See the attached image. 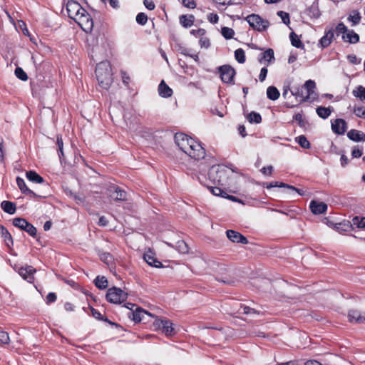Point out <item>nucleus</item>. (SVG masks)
I'll return each mask as SVG.
<instances>
[{
  "mask_svg": "<svg viewBox=\"0 0 365 365\" xmlns=\"http://www.w3.org/2000/svg\"><path fill=\"white\" fill-rule=\"evenodd\" d=\"M349 61L353 64H359L361 61L358 59L356 55L350 54L347 56Z\"/></svg>",
  "mask_w": 365,
  "mask_h": 365,
  "instance_id": "680f3d73",
  "label": "nucleus"
},
{
  "mask_svg": "<svg viewBox=\"0 0 365 365\" xmlns=\"http://www.w3.org/2000/svg\"><path fill=\"white\" fill-rule=\"evenodd\" d=\"M341 165L345 167L349 163V159L346 155L342 154L340 158Z\"/></svg>",
  "mask_w": 365,
  "mask_h": 365,
  "instance_id": "774afa93",
  "label": "nucleus"
},
{
  "mask_svg": "<svg viewBox=\"0 0 365 365\" xmlns=\"http://www.w3.org/2000/svg\"><path fill=\"white\" fill-rule=\"evenodd\" d=\"M291 93L297 98H302V100L306 95L304 88H302V86L294 88L292 90H291Z\"/></svg>",
  "mask_w": 365,
  "mask_h": 365,
  "instance_id": "79ce46f5",
  "label": "nucleus"
},
{
  "mask_svg": "<svg viewBox=\"0 0 365 365\" xmlns=\"http://www.w3.org/2000/svg\"><path fill=\"white\" fill-rule=\"evenodd\" d=\"M26 176L29 181L35 183H43L44 182L43 178L33 170L26 172Z\"/></svg>",
  "mask_w": 365,
  "mask_h": 365,
  "instance_id": "a878e982",
  "label": "nucleus"
},
{
  "mask_svg": "<svg viewBox=\"0 0 365 365\" xmlns=\"http://www.w3.org/2000/svg\"><path fill=\"white\" fill-rule=\"evenodd\" d=\"M331 129L334 133L343 135L347 129V123L344 119L337 118L331 123Z\"/></svg>",
  "mask_w": 365,
  "mask_h": 365,
  "instance_id": "4468645a",
  "label": "nucleus"
},
{
  "mask_svg": "<svg viewBox=\"0 0 365 365\" xmlns=\"http://www.w3.org/2000/svg\"><path fill=\"white\" fill-rule=\"evenodd\" d=\"M351 155L353 158H360L362 155V150L355 146L352 150Z\"/></svg>",
  "mask_w": 365,
  "mask_h": 365,
  "instance_id": "13d9d810",
  "label": "nucleus"
},
{
  "mask_svg": "<svg viewBox=\"0 0 365 365\" xmlns=\"http://www.w3.org/2000/svg\"><path fill=\"white\" fill-rule=\"evenodd\" d=\"M194 16L190 15L187 16L186 15H182L180 17V23L185 28L190 27L193 24Z\"/></svg>",
  "mask_w": 365,
  "mask_h": 365,
  "instance_id": "473e14b6",
  "label": "nucleus"
},
{
  "mask_svg": "<svg viewBox=\"0 0 365 365\" xmlns=\"http://www.w3.org/2000/svg\"><path fill=\"white\" fill-rule=\"evenodd\" d=\"M145 261L150 265L156 268L162 267V263L158 261L151 252H146L143 255Z\"/></svg>",
  "mask_w": 365,
  "mask_h": 365,
  "instance_id": "4be33fe9",
  "label": "nucleus"
},
{
  "mask_svg": "<svg viewBox=\"0 0 365 365\" xmlns=\"http://www.w3.org/2000/svg\"><path fill=\"white\" fill-rule=\"evenodd\" d=\"M353 95L356 98H359L361 101H365V87L362 86H359L356 87V90L353 91Z\"/></svg>",
  "mask_w": 365,
  "mask_h": 365,
  "instance_id": "4c0bfd02",
  "label": "nucleus"
},
{
  "mask_svg": "<svg viewBox=\"0 0 365 365\" xmlns=\"http://www.w3.org/2000/svg\"><path fill=\"white\" fill-rule=\"evenodd\" d=\"M309 207L314 215H319L325 212L327 210V205L323 202L312 200L310 202Z\"/></svg>",
  "mask_w": 365,
  "mask_h": 365,
  "instance_id": "dca6fc26",
  "label": "nucleus"
},
{
  "mask_svg": "<svg viewBox=\"0 0 365 365\" xmlns=\"http://www.w3.org/2000/svg\"><path fill=\"white\" fill-rule=\"evenodd\" d=\"M331 110L330 108L319 106L317 108V115L323 119L327 118L331 115Z\"/></svg>",
  "mask_w": 365,
  "mask_h": 365,
  "instance_id": "72a5a7b5",
  "label": "nucleus"
},
{
  "mask_svg": "<svg viewBox=\"0 0 365 365\" xmlns=\"http://www.w3.org/2000/svg\"><path fill=\"white\" fill-rule=\"evenodd\" d=\"M260 56L261 57L259 58L260 63L262 62V60H264L269 63L274 60V53L272 48L267 49L264 53H261Z\"/></svg>",
  "mask_w": 365,
  "mask_h": 365,
  "instance_id": "bb28decb",
  "label": "nucleus"
},
{
  "mask_svg": "<svg viewBox=\"0 0 365 365\" xmlns=\"http://www.w3.org/2000/svg\"><path fill=\"white\" fill-rule=\"evenodd\" d=\"M293 118L300 127L304 128L305 126L306 121L304 120L302 113H297L294 115Z\"/></svg>",
  "mask_w": 365,
  "mask_h": 365,
  "instance_id": "5fc2aeb1",
  "label": "nucleus"
},
{
  "mask_svg": "<svg viewBox=\"0 0 365 365\" xmlns=\"http://www.w3.org/2000/svg\"><path fill=\"white\" fill-rule=\"evenodd\" d=\"M273 171V167L269 165L268 167H264L261 169V172L265 175H271Z\"/></svg>",
  "mask_w": 365,
  "mask_h": 365,
  "instance_id": "69168bd1",
  "label": "nucleus"
},
{
  "mask_svg": "<svg viewBox=\"0 0 365 365\" xmlns=\"http://www.w3.org/2000/svg\"><path fill=\"white\" fill-rule=\"evenodd\" d=\"M208 21L212 24H217L219 20L217 14L211 13L207 16Z\"/></svg>",
  "mask_w": 365,
  "mask_h": 365,
  "instance_id": "052dcab7",
  "label": "nucleus"
},
{
  "mask_svg": "<svg viewBox=\"0 0 365 365\" xmlns=\"http://www.w3.org/2000/svg\"><path fill=\"white\" fill-rule=\"evenodd\" d=\"M245 20L252 29L259 32L267 30L269 26V21L262 19L261 16L257 14H252L248 15L245 18Z\"/></svg>",
  "mask_w": 365,
  "mask_h": 365,
  "instance_id": "7ed1b4c3",
  "label": "nucleus"
},
{
  "mask_svg": "<svg viewBox=\"0 0 365 365\" xmlns=\"http://www.w3.org/2000/svg\"><path fill=\"white\" fill-rule=\"evenodd\" d=\"M155 324L167 336H171L175 334L173 324L169 320L157 319Z\"/></svg>",
  "mask_w": 365,
  "mask_h": 365,
  "instance_id": "f8f14e48",
  "label": "nucleus"
},
{
  "mask_svg": "<svg viewBox=\"0 0 365 365\" xmlns=\"http://www.w3.org/2000/svg\"><path fill=\"white\" fill-rule=\"evenodd\" d=\"M143 4L149 10H153L155 9V4L151 0H144Z\"/></svg>",
  "mask_w": 365,
  "mask_h": 365,
  "instance_id": "338daca9",
  "label": "nucleus"
},
{
  "mask_svg": "<svg viewBox=\"0 0 365 365\" xmlns=\"http://www.w3.org/2000/svg\"><path fill=\"white\" fill-rule=\"evenodd\" d=\"M13 225L20 230L26 232L31 237L34 238L36 237V228L33 225L29 223L26 219L21 217L14 218L13 220Z\"/></svg>",
  "mask_w": 365,
  "mask_h": 365,
  "instance_id": "39448f33",
  "label": "nucleus"
},
{
  "mask_svg": "<svg viewBox=\"0 0 365 365\" xmlns=\"http://www.w3.org/2000/svg\"><path fill=\"white\" fill-rule=\"evenodd\" d=\"M361 14L357 11H353L352 13L348 17V20L352 22L353 26L359 24L361 21Z\"/></svg>",
  "mask_w": 365,
  "mask_h": 365,
  "instance_id": "e433bc0d",
  "label": "nucleus"
},
{
  "mask_svg": "<svg viewBox=\"0 0 365 365\" xmlns=\"http://www.w3.org/2000/svg\"><path fill=\"white\" fill-rule=\"evenodd\" d=\"M158 91L160 96L163 98L170 97L173 94V90L162 81L158 86Z\"/></svg>",
  "mask_w": 365,
  "mask_h": 365,
  "instance_id": "b1692460",
  "label": "nucleus"
},
{
  "mask_svg": "<svg viewBox=\"0 0 365 365\" xmlns=\"http://www.w3.org/2000/svg\"><path fill=\"white\" fill-rule=\"evenodd\" d=\"M277 16L281 18L282 22L284 24H286V25L289 24L290 20H289V15L288 13L283 11H279L277 12Z\"/></svg>",
  "mask_w": 365,
  "mask_h": 365,
  "instance_id": "de8ad7c7",
  "label": "nucleus"
},
{
  "mask_svg": "<svg viewBox=\"0 0 365 365\" xmlns=\"http://www.w3.org/2000/svg\"><path fill=\"white\" fill-rule=\"evenodd\" d=\"M280 93L278 89L273 86H269L267 89V96L272 101H276L279 98Z\"/></svg>",
  "mask_w": 365,
  "mask_h": 365,
  "instance_id": "c756f323",
  "label": "nucleus"
},
{
  "mask_svg": "<svg viewBox=\"0 0 365 365\" xmlns=\"http://www.w3.org/2000/svg\"><path fill=\"white\" fill-rule=\"evenodd\" d=\"M56 300V295L53 292H50L46 297V303L50 304L54 302Z\"/></svg>",
  "mask_w": 365,
  "mask_h": 365,
  "instance_id": "0e129e2a",
  "label": "nucleus"
},
{
  "mask_svg": "<svg viewBox=\"0 0 365 365\" xmlns=\"http://www.w3.org/2000/svg\"><path fill=\"white\" fill-rule=\"evenodd\" d=\"M238 312L242 313L245 314H258L259 313L255 309L250 308V307H247V306H241Z\"/></svg>",
  "mask_w": 365,
  "mask_h": 365,
  "instance_id": "3c124183",
  "label": "nucleus"
},
{
  "mask_svg": "<svg viewBox=\"0 0 365 365\" xmlns=\"http://www.w3.org/2000/svg\"><path fill=\"white\" fill-rule=\"evenodd\" d=\"M56 144L58 145V156H59L60 160L61 161V159L63 157V142L62 137L61 135L57 136Z\"/></svg>",
  "mask_w": 365,
  "mask_h": 365,
  "instance_id": "c03bdc74",
  "label": "nucleus"
},
{
  "mask_svg": "<svg viewBox=\"0 0 365 365\" xmlns=\"http://www.w3.org/2000/svg\"><path fill=\"white\" fill-rule=\"evenodd\" d=\"M220 78L224 83H231L235 75V69L229 65H224L219 68Z\"/></svg>",
  "mask_w": 365,
  "mask_h": 365,
  "instance_id": "9b49d317",
  "label": "nucleus"
},
{
  "mask_svg": "<svg viewBox=\"0 0 365 365\" xmlns=\"http://www.w3.org/2000/svg\"><path fill=\"white\" fill-rule=\"evenodd\" d=\"M226 235L227 238L233 242L242 243L244 245L248 243L247 239L237 231L229 230L226 232Z\"/></svg>",
  "mask_w": 365,
  "mask_h": 365,
  "instance_id": "2eb2a0df",
  "label": "nucleus"
},
{
  "mask_svg": "<svg viewBox=\"0 0 365 365\" xmlns=\"http://www.w3.org/2000/svg\"><path fill=\"white\" fill-rule=\"evenodd\" d=\"M336 30L338 33L343 34V35H345L348 31L347 27L342 22L338 24Z\"/></svg>",
  "mask_w": 365,
  "mask_h": 365,
  "instance_id": "6e6d98bb",
  "label": "nucleus"
},
{
  "mask_svg": "<svg viewBox=\"0 0 365 365\" xmlns=\"http://www.w3.org/2000/svg\"><path fill=\"white\" fill-rule=\"evenodd\" d=\"M192 146H190V149L188 150L186 154L190 156L191 158L199 160L202 159L205 156V150L199 142L196 140H191Z\"/></svg>",
  "mask_w": 365,
  "mask_h": 365,
  "instance_id": "423d86ee",
  "label": "nucleus"
},
{
  "mask_svg": "<svg viewBox=\"0 0 365 365\" xmlns=\"http://www.w3.org/2000/svg\"><path fill=\"white\" fill-rule=\"evenodd\" d=\"M267 68L264 67L261 69L260 71V73H259V80L261 81V82H263L266 77H267Z\"/></svg>",
  "mask_w": 365,
  "mask_h": 365,
  "instance_id": "e2e57ef3",
  "label": "nucleus"
},
{
  "mask_svg": "<svg viewBox=\"0 0 365 365\" xmlns=\"http://www.w3.org/2000/svg\"><path fill=\"white\" fill-rule=\"evenodd\" d=\"M307 14L314 19H317L320 16V11L317 5L312 4L307 10Z\"/></svg>",
  "mask_w": 365,
  "mask_h": 365,
  "instance_id": "58836bf2",
  "label": "nucleus"
},
{
  "mask_svg": "<svg viewBox=\"0 0 365 365\" xmlns=\"http://www.w3.org/2000/svg\"><path fill=\"white\" fill-rule=\"evenodd\" d=\"M347 137L354 142L365 141V133L355 129L350 130L347 133Z\"/></svg>",
  "mask_w": 365,
  "mask_h": 365,
  "instance_id": "412c9836",
  "label": "nucleus"
},
{
  "mask_svg": "<svg viewBox=\"0 0 365 365\" xmlns=\"http://www.w3.org/2000/svg\"><path fill=\"white\" fill-rule=\"evenodd\" d=\"M108 195L110 198L115 201H123L127 200L126 192L117 185H111L108 189Z\"/></svg>",
  "mask_w": 365,
  "mask_h": 365,
  "instance_id": "9d476101",
  "label": "nucleus"
},
{
  "mask_svg": "<svg viewBox=\"0 0 365 365\" xmlns=\"http://www.w3.org/2000/svg\"><path fill=\"white\" fill-rule=\"evenodd\" d=\"M299 145L303 148H309L310 143L304 135H300L297 138Z\"/></svg>",
  "mask_w": 365,
  "mask_h": 365,
  "instance_id": "a18cd8bd",
  "label": "nucleus"
},
{
  "mask_svg": "<svg viewBox=\"0 0 365 365\" xmlns=\"http://www.w3.org/2000/svg\"><path fill=\"white\" fill-rule=\"evenodd\" d=\"M174 138L177 145L186 154L187 150H190V146H192L190 141L194 140V139L182 133H175Z\"/></svg>",
  "mask_w": 365,
  "mask_h": 365,
  "instance_id": "0eeeda50",
  "label": "nucleus"
},
{
  "mask_svg": "<svg viewBox=\"0 0 365 365\" xmlns=\"http://www.w3.org/2000/svg\"><path fill=\"white\" fill-rule=\"evenodd\" d=\"M95 72L101 87L108 89L113 82L110 63L107 61H102L98 63Z\"/></svg>",
  "mask_w": 365,
  "mask_h": 365,
  "instance_id": "f257e3e1",
  "label": "nucleus"
},
{
  "mask_svg": "<svg viewBox=\"0 0 365 365\" xmlns=\"http://www.w3.org/2000/svg\"><path fill=\"white\" fill-rule=\"evenodd\" d=\"M302 88H304L306 95L304 98L301 100V102H305L310 98L311 96L314 93V90L316 88V83L312 80H308L305 82Z\"/></svg>",
  "mask_w": 365,
  "mask_h": 365,
  "instance_id": "a211bd4d",
  "label": "nucleus"
},
{
  "mask_svg": "<svg viewBox=\"0 0 365 365\" xmlns=\"http://www.w3.org/2000/svg\"><path fill=\"white\" fill-rule=\"evenodd\" d=\"M334 32L333 29H330L325 32V34L319 40V45H320L322 48L328 47L331 44L334 38Z\"/></svg>",
  "mask_w": 365,
  "mask_h": 365,
  "instance_id": "6ab92c4d",
  "label": "nucleus"
},
{
  "mask_svg": "<svg viewBox=\"0 0 365 365\" xmlns=\"http://www.w3.org/2000/svg\"><path fill=\"white\" fill-rule=\"evenodd\" d=\"M353 113L359 118H365V107L364 106L355 107L353 110Z\"/></svg>",
  "mask_w": 365,
  "mask_h": 365,
  "instance_id": "09e8293b",
  "label": "nucleus"
},
{
  "mask_svg": "<svg viewBox=\"0 0 365 365\" xmlns=\"http://www.w3.org/2000/svg\"><path fill=\"white\" fill-rule=\"evenodd\" d=\"M15 75L18 78H19L21 81H26L28 79L27 74L20 67H17L15 69Z\"/></svg>",
  "mask_w": 365,
  "mask_h": 365,
  "instance_id": "49530a36",
  "label": "nucleus"
},
{
  "mask_svg": "<svg viewBox=\"0 0 365 365\" xmlns=\"http://www.w3.org/2000/svg\"><path fill=\"white\" fill-rule=\"evenodd\" d=\"M178 250L181 253H187L188 252V247L186 243L183 241H180L178 242Z\"/></svg>",
  "mask_w": 365,
  "mask_h": 365,
  "instance_id": "4d7b16f0",
  "label": "nucleus"
},
{
  "mask_svg": "<svg viewBox=\"0 0 365 365\" xmlns=\"http://www.w3.org/2000/svg\"><path fill=\"white\" fill-rule=\"evenodd\" d=\"M228 170L222 166H212L209 173V178L218 185H224L228 178Z\"/></svg>",
  "mask_w": 365,
  "mask_h": 365,
  "instance_id": "f03ea898",
  "label": "nucleus"
},
{
  "mask_svg": "<svg viewBox=\"0 0 365 365\" xmlns=\"http://www.w3.org/2000/svg\"><path fill=\"white\" fill-rule=\"evenodd\" d=\"M18 272L24 279L29 282H32L34 279V274L36 272V269L32 266L26 265V267H21Z\"/></svg>",
  "mask_w": 365,
  "mask_h": 365,
  "instance_id": "ddd939ff",
  "label": "nucleus"
},
{
  "mask_svg": "<svg viewBox=\"0 0 365 365\" xmlns=\"http://www.w3.org/2000/svg\"><path fill=\"white\" fill-rule=\"evenodd\" d=\"M0 235L4 238L6 245L8 247H11L13 245V238L11 235L9 233L8 230L4 227L1 228V231L0 232Z\"/></svg>",
  "mask_w": 365,
  "mask_h": 365,
  "instance_id": "c85d7f7f",
  "label": "nucleus"
},
{
  "mask_svg": "<svg viewBox=\"0 0 365 365\" xmlns=\"http://www.w3.org/2000/svg\"><path fill=\"white\" fill-rule=\"evenodd\" d=\"M81 28L86 33H91L93 28V21L91 16L86 11L85 14H81L77 20H75Z\"/></svg>",
  "mask_w": 365,
  "mask_h": 365,
  "instance_id": "1a4fd4ad",
  "label": "nucleus"
},
{
  "mask_svg": "<svg viewBox=\"0 0 365 365\" xmlns=\"http://www.w3.org/2000/svg\"><path fill=\"white\" fill-rule=\"evenodd\" d=\"M16 184H17L19 188L20 189V190L23 193H24L26 195H29L31 197H37L38 196L35 192H34L31 190H30L29 188H28L26 187L25 181L21 178L17 177Z\"/></svg>",
  "mask_w": 365,
  "mask_h": 365,
  "instance_id": "5701e85b",
  "label": "nucleus"
},
{
  "mask_svg": "<svg viewBox=\"0 0 365 365\" xmlns=\"http://www.w3.org/2000/svg\"><path fill=\"white\" fill-rule=\"evenodd\" d=\"M66 10L68 16L74 20H77L78 17L86 13V10L75 1H69L66 4Z\"/></svg>",
  "mask_w": 365,
  "mask_h": 365,
  "instance_id": "6e6552de",
  "label": "nucleus"
},
{
  "mask_svg": "<svg viewBox=\"0 0 365 365\" xmlns=\"http://www.w3.org/2000/svg\"><path fill=\"white\" fill-rule=\"evenodd\" d=\"M182 4L189 9H194L196 6V3L194 0H182Z\"/></svg>",
  "mask_w": 365,
  "mask_h": 365,
  "instance_id": "bf43d9fd",
  "label": "nucleus"
},
{
  "mask_svg": "<svg viewBox=\"0 0 365 365\" xmlns=\"http://www.w3.org/2000/svg\"><path fill=\"white\" fill-rule=\"evenodd\" d=\"M247 119L250 123H259L262 121L260 114L255 111H252L249 113L247 116Z\"/></svg>",
  "mask_w": 365,
  "mask_h": 365,
  "instance_id": "f704fd0d",
  "label": "nucleus"
},
{
  "mask_svg": "<svg viewBox=\"0 0 365 365\" xmlns=\"http://www.w3.org/2000/svg\"><path fill=\"white\" fill-rule=\"evenodd\" d=\"M291 43L293 46L297 48H304V44L299 38L298 36L294 33L292 32L289 35Z\"/></svg>",
  "mask_w": 365,
  "mask_h": 365,
  "instance_id": "7c9ffc66",
  "label": "nucleus"
},
{
  "mask_svg": "<svg viewBox=\"0 0 365 365\" xmlns=\"http://www.w3.org/2000/svg\"><path fill=\"white\" fill-rule=\"evenodd\" d=\"M221 34L225 38L231 39L235 35V31L232 29L225 26L221 29Z\"/></svg>",
  "mask_w": 365,
  "mask_h": 365,
  "instance_id": "ea45409f",
  "label": "nucleus"
},
{
  "mask_svg": "<svg viewBox=\"0 0 365 365\" xmlns=\"http://www.w3.org/2000/svg\"><path fill=\"white\" fill-rule=\"evenodd\" d=\"M342 38L351 43H356L359 41V36L353 30H351L348 31L345 35H343Z\"/></svg>",
  "mask_w": 365,
  "mask_h": 365,
  "instance_id": "cd10ccee",
  "label": "nucleus"
},
{
  "mask_svg": "<svg viewBox=\"0 0 365 365\" xmlns=\"http://www.w3.org/2000/svg\"><path fill=\"white\" fill-rule=\"evenodd\" d=\"M147 21H148V16L145 13L141 12V13H139L136 16V21L140 25H142V26L145 25L147 23Z\"/></svg>",
  "mask_w": 365,
  "mask_h": 365,
  "instance_id": "8fccbe9b",
  "label": "nucleus"
},
{
  "mask_svg": "<svg viewBox=\"0 0 365 365\" xmlns=\"http://www.w3.org/2000/svg\"><path fill=\"white\" fill-rule=\"evenodd\" d=\"M127 297V293L115 287L109 288L106 296L107 301L113 304H121L126 300Z\"/></svg>",
  "mask_w": 365,
  "mask_h": 365,
  "instance_id": "20e7f679",
  "label": "nucleus"
},
{
  "mask_svg": "<svg viewBox=\"0 0 365 365\" xmlns=\"http://www.w3.org/2000/svg\"><path fill=\"white\" fill-rule=\"evenodd\" d=\"M210 192L215 196H220L226 195V191L223 190L221 187L217 186H209L207 187Z\"/></svg>",
  "mask_w": 365,
  "mask_h": 365,
  "instance_id": "37998d69",
  "label": "nucleus"
},
{
  "mask_svg": "<svg viewBox=\"0 0 365 365\" xmlns=\"http://www.w3.org/2000/svg\"><path fill=\"white\" fill-rule=\"evenodd\" d=\"M1 209L6 213L13 215L16 212V205L11 202L4 200L1 203Z\"/></svg>",
  "mask_w": 365,
  "mask_h": 365,
  "instance_id": "393cba45",
  "label": "nucleus"
},
{
  "mask_svg": "<svg viewBox=\"0 0 365 365\" xmlns=\"http://www.w3.org/2000/svg\"><path fill=\"white\" fill-rule=\"evenodd\" d=\"M95 285L100 289H104L108 287V280L103 276H98L94 280Z\"/></svg>",
  "mask_w": 365,
  "mask_h": 365,
  "instance_id": "2f4dec72",
  "label": "nucleus"
},
{
  "mask_svg": "<svg viewBox=\"0 0 365 365\" xmlns=\"http://www.w3.org/2000/svg\"><path fill=\"white\" fill-rule=\"evenodd\" d=\"M98 255L100 259L107 264H109L112 261V256L108 252H99Z\"/></svg>",
  "mask_w": 365,
  "mask_h": 365,
  "instance_id": "864d4df0",
  "label": "nucleus"
},
{
  "mask_svg": "<svg viewBox=\"0 0 365 365\" xmlns=\"http://www.w3.org/2000/svg\"><path fill=\"white\" fill-rule=\"evenodd\" d=\"M235 58L240 63L245 62V51L242 48H237L235 51Z\"/></svg>",
  "mask_w": 365,
  "mask_h": 365,
  "instance_id": "a19ab883",
  "label": "nucleus"
},
{
  "mask_svg": "<svg viewBox=\"0 0 365 365\" xmlns=\"http://www.w3.org/2000/svg\"><path fill=\"white\" fill-rule=\"evenodd\" d=\"M349 320L359 324L365 322V314H361L358 310H350L348 314Z\"/></svg>",
  "mask_w": 365,
  "mask_h": 365,
  "instance_id": "aec40b11",
  "label": "nucleus"
},
{
  "mask_svg": "<svg viewBox=\"0 0 365 365\" xmlns=\"http://www.w3.org/2000/svg\"><path fill=\"white\" fill-rule=\"evenodd\" d=\"M352 225L356 226L358 228H364L365 227V217H354L352 220L350 226Z\"/></svg>",
  "mask_w": 365,
  "mask_h": 365,
  "instance_id": "c9c22d12",
  "label": "nucleus"
},
{
  "mask_svg": "<svg viewBox=\"0 0 365 365\" xmlns=\"http://www.w3.org/2000/svg\"><path fill=\"white\" fill-rule=\"evenodd\" d=\"M145 315H150V314L138 307L135 309V311L129 312L128 314V317L135 322H141Z\"/></svg>",
  "mask_w": 365,
  "mask_h": 365,
  "instance_id": "f3484780",
  "label": "nucleus"
},
{
  "mask_svg": "<svg viewBox=\"0 0 365 365\" xmlns=\"http://www.w3.org/2000/svg\"><path fill=\"white\" fill-rule=\"evenodd\" d=\"M10 339L9 334L4 331H0V344H9Z\"/></svg>",
  "mask_w": 365,
  "mask_h": 365,
  "instance_id": "603ef678",
  "label": "nucleus"
}]
</instances>
